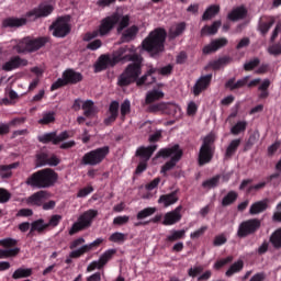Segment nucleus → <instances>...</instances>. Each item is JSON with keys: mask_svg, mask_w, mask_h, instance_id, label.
Listing matches in <instances>:
<instances>
[{"mask_svg": "<svg viewBox=\"0 0 281 281\" xmlns=\"http://www.w3.org/2000/svg\"><path fill=\"white\" fill-rule=\"evenodd\" d=\"M120 63L126 64L123 72L119 76L117 86L121 88L130 87L140 75L142 55L136 53L128 46H122L114 50L112 55L102 54L94 64V72L99 74L108 70L110 67H115Z\"/></svg>", "mask_w": 281, "mask_h": 281, "instance_id": "nucleus-1", "label": "nucleus"}, {"mask_svg": "<svg viewBox=\"0 0 281 281\" xmlns=\"http://www.w3.org/2000/svg\"><path fill=\"white\" fill-rule=\"evenodd\" d=\"M168 32L164 27L153 30L146 38L142 42V47L151 57H157L166 52V38Z\"/></svg>", "mask_w": 281, "mask_h": 281, "instance_id": "nucleus-2", "label": "nucleus"}, {"mask_svg": "<svg viewBox=\"0 0 281 281\" xmlns=\"http://www.w3.org/2000/svg\"><path fill=\"white\" fill-rule=\"evenodd\" d=\"M58 179L59 175L53 168H44L30 175L25 184L35 189H49L55 187Z\"/></svg>", "mask_w": 281, "mask_h": 281, "instance_id": "nucleus-3", "label": "nucleus"}, {"mask_svg": "<svg viewBox=\"0 0 281 281\" xmlns=\"http://www.w3.org/2000/svg\"><path fill=\"white\" fill-rule=\"evenodd\" d=\"M181 157H183V150L179 148V144H175L171 147L160 148L156 154V158H170V160L166 161L165 165H162L160 173L166 177V173H168V171L175 169L177 162L181 160Z\"/></svg>", "mask_w": 281, "mask_h": 281, "instance_id": "nucleus-4", "label": "nucleus"}, {"mask_svg": "<svg viewBox=\"0 0 281 281\" xmlns=\"http://www.w3.org/2000/svg\"><path fill=\"white\" fill-rule=\"evenodd\" d=\"M48 42H49V38L46 36H40V37L26 36V37H23L14 46V49L18 54H32L45 47Z\"/></svg>", "mask_w": 281, "mask_h": 281, "instance_id": "nucleus-5", "label": "nucleus"}, {"mask_svg": "<svg viewBox=\"0 0 281 281\" xmlns=\"http://www.w3.org/2000/svg\"><path fill=\"white\" fill-rule=\"evenodd\" d=\"M81 81H83V75L72 68H68L63 72L61 78L52 83L50 91L59 90L69 85H78Z\"/></svg>", "mask_w": 281, "mask_h": 281, "instance_id": "nucleus-6", "label": "nucleus"}, {"mask_svg": "<svg viewBox=\"0 0 281 281\" xmlns=\"http://www.w3.org/2000/svg\"><path fill=\"white\" fill-rule=\"evenodd\" d=\"M110 155V146H102L87 151L81 158V165L95 167L101 165Z\"/></svg>", "mask_w": 281, "mask_h": 281, "instance_id": "nucleus-7", "label": "nucleus"}, {"mask_svg": "<svg viewBox=\"0 0 281 281\" xmlns=\"http://www.w3.org/2000/svg\"><path fill=\"white\" fill-rule=\"evenodd\" d=\"M99 215V211L94 209H89L85 211L81 216L78 217V221L75 222L69 229V235L74 236L81 231L88 229L92 226L93 220Z\"/></svg>", "mask_w": 281, "mask_h": 281, "instance_id": "nucleus-8", "label": "nucleus"}, {"mask_svg": "<svg viewBox=\"0 0 281 281\" xmlns=\"http://www.w3.org/2000/svg\"><path fill=\"white\" fill-rule=\"evenodd\" d=\"M214 158V135L210 134L203 138L199 155L198 165L203 167Z\"/></svg>", "mask_w": 281, "mask_h": 281, "instance_id": "nucleus-9", "label": "nucleus"}, {"mask_svg": "<svg viewBox=\"0 0 281 281\" xmlns=\"http://www.w3.org/2000/svg\"><path fill=\"white\" fill-rule=\"evenodd\" d=\"M261 227V222L254 217L251 220H244L240 222L237 228L236 236L240 239H244L248 236L255 235Z\"/></svg>", "mask_w": 281, "mask_h": 281, "instance_id": "nucleus-10", "label": "nucleus"}, {"mask_svg": "<svg viewBox=\"0 0 281 281\" xmlns=\"http://www.w3.org/2000/svg\"><path fill=\"white\" fill-rule=\"evenodd\" d=\"M122 14L114 12L111 15L105 16L101 20V23L98 29L99 36L104 37L109 35L114 27L120 23Z\"/></svg>", "mask_w": 281, "mask_h": 281, "instance_id": "nucleus-11", "label": "nucleus"}, {"mask_svg": "<svg viewBox=\"0 0 281 281\" xmlns=\"http://www.w3.org/2000/svg\"><path fill=\"white\" fill-rule=\"evenodd\" d=\"M55 11V8L53 4H46L41 3L38 7L27 11L25 13V18L29 20V22H35L38 19H45L52 15Z\"/></svg>", "mask_w": 281, "mask_h": 281, "instance_id": "nucleus-12", "label": "nucleus"}, {"mask_svg": "<svg viewBox=\"0 0 281 281\" xmlns=\"http://www.w3.org/2000/svg\"><path fill=\"white\" fill-rule=\"evenodd\" d=\"M49 30L53 31V36L57 38H65L71 32V26L66 18H57L55 22L52 23Z\"/></svg>", "mask_w": 281, "mask_h": 281, "instance_id": "nucleus-13", "label": "nucleus"}, {"mask_svg": "<svg viewBox=\"0 0 281 281\" xmlns=\"http://www.w3.org/2000/svg\"><path fill=\"white\" fill-rule=\"evenodd\" d=\"M179 110V106L172 102H158L149 103L147 111L148 113H162L168 115H173Z\"/></svg>", "mask_w": 281, "mask_h": 281, "instance_id": "nucleus-14", "label": "nucleus"}, {"mask_svg": "<svg viewBox=\"0 0 281 281\" xmlns=\"http://www.w3.org/2000/svg\"><path fill=\"white\" fill-rule=\"evenodd\" d=\"M104 243V239L102 237H99L98 239H94V241H91V244H86L85 246H81L77 250H71L69 254V258L71 259H78L81 258L83 255L92 251L94 248L100 247Z\"/></svg>", "mask_w": 281, "mask_h": 281, "instance_id": "nucleus-15", "label": "nucleus"}, {"mask_svg": "<svg viewBox=\"0 0 281 281\" xmlns=\"http://www.w3.org/2000/svg\"><path fill=\"white\" fill-rule=\"evenodd\" d=\"M48 198L49 192L47 190H38L26 198V204L29 206L42 207Z\"/></svg>", "mask_w": 281, "mask_h": 281, "instance_id": "nucleus-16", "label": "nucleus"}, {"mask_svg": "<svg viewBox=\"0 0 281 281\" xmlns=\"http://www.w3.org/2000/svg\"><path fill=\"white\" fill-rule=\"evenodd\" d=\"M26 66H29V60L25 58H22L19 55H15V56H12L8 61H5L2 65V70L5 72H10Z\"/></svg>", "mask_w": 281, "mask_h": 281, "instance_id": "nucleus-17", "label": "nucleus"}, {"mask_svg": "<svg viewBox=\"0 0 281 281\" xmlns=\"http://www.w3.org/2000/svg\"><path fill=\"white\" fill-rule=\"evenodd\" d=\"M210 85H212V74L201 76L193 87L194 97L201 95L203 91H206L207 88H210Z\"/></svg>", "mask_w": 281, "mask_h": 281, "instance_id": "nucleus-18", "label": "nucleus"}, {"mask_svg": "<svg viewBox=\"0 0 281 281\" xmlns=\"http://www.w3.org/2000/svg\"><path fill=\"white\" fill-rule=\"evenodd\" d=\"M181 210H183L182 205H178L175 210L169 211L165 214L162 225L172 226L179 223L182 218Z\"/></svg>", "mask_w": 281, "mask_h": 281, "instance_id": "nucleus-19", "label": "nucleus"}, {"mask_svg": "<svg viewBox=\"0 0 281 281\" xmlns=\"http://www.w3.org/2000/svg\"><path fill=\"white\" fill-rule=\"evenodd\" d=\"M227 44H228V41L225 37L215 38V40L211 41L210 44L205 45L202 48V52L204 55L214 54V53L218 52L220 49H222L223 47L227 46Z\"/></svg>", "mask_w": 281, "mask_h": 281, "instance_id": "nucleus-20", "label": "nucleus"}, {"mask_svg": "<svg viewBox=\"0 0 281 281\" xmlns=\"http://www.w3.org/2000/svg\"><path fill=\"white\" fill-rule=\"evenodd\" d=\"M29 18L9 16L2 21L3 29H20L27 24Z\"/></svg>", "mask_w": 281, "mask_h": 281, "instance_id": "nucleus-21", "label": "nucleus"}, {"mask_svg": "<svg viewBox=\"0 0 281 281\" xmlns=\"http://www.w3.org/2000/svg\"><path fill=\"white\" fill-rule=\"evenodd\" d=\"M157 144L149 146H139L136 149L135 156L139 157L143 161L148 162L157 150Z\"/></svg>", "mask_w": 281, "mask_h": 281, "instance_id": "nucleus-22", "label": "nucleus"}, {"mask_svg": "<svg viewBox=\"0 0 281 281\" xmlns=\"http://www.w3.org/2000/svg\"><path fill=\"white\" fill-rule=\"evenodd\" d=\"M179 189H176L167 194H161L158 199L159 204H164L165 207H168L177 202H179Z\"/></svg>", "mask_w": 281, "mask_h": 281, "instance_id": "nucleus-23", "label": "nucleus"}, {"mask_svg": "<svg viewBox=\"0 0 281 281\" xmlns=\"http://www.w3.org/2000/svg\"><path fill=\"white\" fill-rule=\"evenodd\" d=\"M279 177H280L279 172L271 173L270 176H268L266 178L267 181H261L259 183L249 186L246 190V193L252 194V193L263 189L267 186V183L271 182L273 179H278Z\"/></svg>", "mask_w": 281, "mask_h": 281, "instance_id": "nucleus-24", "label": "nucleus"}, {"mask_svg": "<svg viewBox=\"0 0 281 281\" xmlns=\"http://www.w3.org/2000/svg\"><path fill=\"white\" fill-rule=\"evenodd\" d=\"M247 9L244 5H239L234 8L228 14H227V19L231 22H237L240 20H244L247 16Z\"/></svg>", "mask_w": 281, "mask_h": 281, "instance_id": "nucleus-25", "label": "nucleus"}, {"mask_svg": "<svg viewBox=\"0 0 281 281\" xmlns=\"http://www.w3.org/2000/svg\"><path fill=\"white\" fill-rule=\"evenodd\" d=\"M186 238V231H169V235H167L165 239V244L167 247H170L173 243L182 240Z\"/></svg>", "mask_w": 281, "mask_h": 281, "instance_id": "nucleus-26", "label": "nucleus"}, {"mask_svg": "<svg viewBox=\"0 0 281 281\" xmlns=\"http://www.w3.org/2000/svg\"><path fill=\"white\" fill-rule=\"evenodd\" d=\"M139 32V27L137 25H132L128 29H126L121 36L122 43H131L134 41Z\"/></svg>", "mask_w": 281, "mask_h": 281, "instance_id": "nucleus-27", "label": "nucleus"}, {"mask_svg": "<svg viewBox=\"0 0 281 281\" xmlns=\"http://www.w3.org/2000/svg\"><path fill=\"white\" fill-rule=\"evenodd\" d=\"M81 109L83 110V115L87 119H92L97 115V106L92 100H87L82 103Z\"/></svg>", "mask_w": 281, "mask_h": 281, "instance_id": "nucleus-28", "label": "nucleus"}, {"mask_svg": "<svg viewBox=\"0 0 281 281\" xmlns=\"http://www.w3.org/2000/svg\"><path fill=\"white\" fill-rule=\"evenodd\" d=\"M248 80H249V76H246V77L237 80L236 82H235V78H231L225 83V87L227 89H229L231 91H234V90L245 87L247 85Z\"/></svg>", "mask_w": 281, "mask_h": 281, "instance_id": "nucleus-29", "label": "nucleus"}, {"mask_svg": "<svg viewBox=\"0 0 281 281\" xmlns=\"http://www.w3.org/2000/svg\"><path fill=\"white\" fill-rule=\"evenodd\" d=\"M143 63H144V57L140 56V63H139L140 72L138 74L136 79L131 82V85L136 83L137 87H143L145 85L153 83V81H148L149 76L146 72H145V75L142 76V74H143Z\"/></svg>", "mask_w": 281, "mask_h": 281, "instance_id": "nucleus-30", "label": "nucleus"}, {"mask_svg": "<svg viewBox=\"0 0 281 281\" xmlns=\"http://www.w3.org/2000/svg\"><path fill=\"white\" fill-rule=\"evenodd\" d=\"M233 61V58L229 56H223L220 57L218 59L212 60L209 66L213 69V70H221V68L229 65Z\"/></svg>", "mask_w": 281, "mask_h": 281, "instance_id": "nucleus-31", "label": "nucleus"}, {"mask_svg": "<svg viewBox=\"0 0 281 281\" xmlns=\"http://www.w3.org/2000/svg\"><path fill=\"white\" fill-rule=\"evenodd\" d=\"M20 162L15 161L9 165H0V177L2 179H9L12 177V169L19 168Z\"/></svg>", "mask_w": 281, "mask_h": 281, "instance_id": "nucleus-32", "label": "nucleus"}, {"mask_svg": "<svg viewBox=\"0 0 281 281\" xmlns=\"http://www.w3.org/2000/svg\"><path fill=\"white\" fill-rule=\"evenodd\" d=\"M267 207H268L267 200L257 201L250 205L249 214L252 216L260 214V213L265 212L267 210Z\"/></svg>", "mask_w": 281, "mask_h": 281, "instance_id": "nucleus-33", "label": "nucleus"}, {"mask_svg": "<svg viewBox=\"0 0 281 281\" xmlns=\"http://www.w3.org/2000/svg\"><path fill=\"white\" fill-rule=\"evenodd\" d=\"M221 21H214L212 25H204L201 30V36L216 35V33H218V29H221Z\"/></svg>", "mask_w": 281, "mask_h": 281, "instance_id": "nucleus-34", "label": "nucleus"}, {"mask_svg": "<svg viewBox=\"0 0 281 281\" xmlns=\"http://www.w3.org/2000/svg\"><path fill=\"white\" fill-rule=\"evenodd\" d=\"M186 22H180L178 24H176V26H172L170 30H169V37L171 40H175L181 35H183V33L186 32Z\"/></svg>", "mask_w": 281, "mask_h": 281, "instance_id": "nucleus-35", "label": "nucleus"}, {"mask_svg": "<svg viewBox=\"0 0 281 281\" xmlns=\"http://www.w3.org/2000/svg\"><path fill=\"white\" fill-rule=\"evenodd\" d=\"M164 99V91L161 90H153V91H149L147 94H146V99H145V103L148 105V104H153L155 103L156 101H159Z\"/></svg>", "mask_w": 281, "mask_h": 281, "instance_id": "nucleus-36", "label": "nucleus"}, {"mask_svg": "<svg viewBox=\"0 0 281 281\" xmlns=\"http://www.w3.org/2000/svg\"><path fill=\"white\" fill-rule=\"evenodd\" d=\"M221 12V7L216 4L210 5L202 15V21H210Z\"/></svg>", "mask_w": 281, "mask_h": 281, "instance_id": "nucleus-37", "label": "nucleus"}, {"mask_svg": "<svg viewBox=\"0 0 281 281\" xmlns=\"http://www.w3.org/2000/svg\"><path fill=\"white\" fill-rule=\"evenodd\" d=\"M33 274L32 268H18L12 274V279L19 280L23 278H30Z\"/></svg>", "mask_w": 281, "mask_h": 281, "instance_id": "nucleus-38", "label": "nucleus"}, {"mask_svg": "<svg viewBox=\"0 0 281 281\" xmlns=\"http://www.w3.org/2000/svg\"><path fill=\"white\" fill-rule=\"evenodd\" d=\"M238 199V193L234 190L228 191L226 195L222 199V206L227 207L236 202Z\"/></svg>", "mask_w": 281, "mask_h": 281, "instance_id": "nucleus-39", "label": "nucleus"}, {"mask_svg": "<svg viewBox=\"0 0 281 281\" xmlns=\"http://www.w3.org/2000/svg\"><path fill=\"white\" fill-rule=\"evenodd\" d=\"M48 229L47 224H45V220H35L31 224V233L37 232L38 234H43Z\"/></svg>", "mask_w": 281, "mask_h": 281, "instance_id": "nucleus-40", "label": "nucleus"}, {"mask_svg": "<svg viewBox=\"0 0 281 281\" xmlns=\"http://www.w3.org/2000/svg\"><path fill=\"white\" fill-rule=\"evenodd\" d=\"M37 140L44 145H47L52 143L53 145H56V132H49V133H44L40 136H37Z\"/></svg>", "mask_w": 281, "mask_h": 281, "instance_id": "nucleus-41", "label": "nucleus"}, {"mask_svg": "<svg viewBox=\"0 0 281 281\" xmlns=\"http://www.w3.org/2000/svg\"><path fill=\"white\" fill-rule=\"evenodd\" d=\"M271 82L269 79H263L262 83L258 87V91L260 92L258 94L259 100H266L269 97V87Z\"/></svg>", "mask_w": 281, "mask_h": 281, "instance_id": "nucleus-42", "label": "nucleus"}, {"mask_svg": "<svg viewBox=\"0 0 281 281\" xmlns=\"http://www.w3.org/2000/svg\"><path fill=\"white\" fill-rule=\"evenodd\" d=\"M156 212H157L156 206H148V207H145V209L140 210L137 213L136 218L138 221H143L145 218H148V217L153 216L154 214H156Z\"/></svg>", "mask_w": 281, "mask_h": 281, "instance_id": "nucleus-43", "label": "nucleus"}, {"mask_svg": "<svg viewBox=\"0 0 281 281\" xmlns=\"http://www.w3.org/2000/svg\"><path fill=\"white\" fill-rule=\"evenodd\" d=\"M221 182V175H216L210 179H206L202 182V187L204 189L211 190L218 187V183Z\"/></svg>", "mask_w": 281, "mask_h": 281, "instance_id": "nucleus-44", "label": "nucleus"}, {"mask_svg": "<svg viewBox=\"0 0 281 281\" xmlns=\"http://www.w3.org/2000/svg\"><path fill=\"white\" fill-rule=\"evenodd\" d=\"M49 155L45 151H40L35 155V166L42 168L47 166Z\"/></svg>", "mask_w": 281, "mask_h": 281, "instance_id": "nucleus-45", "label": "nucleus"}, {"mask_svg": "<svg viewBox=\"0 0 281 281\" xmlns=\"http://www.w3.org/2000/svg\"><path fill=\"white\" fill-rule=\"evenodd\" d=\"M121 120L125 121L126 116L131 114L132 112V102L130 99H125L122 103H121Z\"/></svg>", "mask_w": 281, "mask_h": 281, "instance_id": "nucleus-46", "label": "nucleus"}, {"mask_svg": "<svg viewBox=\"0 0 281 281\" xmlns=\"http://www.w3.org/2000/svg\"><path fill=\"white\" fill-rule=\"evenodd\" d=\"M239 145H240L239 138L233 139L226 148L225 157L232 158L233 155L237 151V148L239 147Z\"/></svg>", "mask_w": 281, "mask_h": 281, "instance_id": "nucleus-47", "label": "nucleus"}, {"mask_svg": "<svg viewBox=\"0 0 281 281\" xmlns=\"http://www.w3.org/2000/svg\"><path fill=\"white\" fill-rule=\"evenodd\" d=\"M116 255V250L114 248H111L110 250H105L103 255L99 258V261L102 267L106 266L108 262Z\"/></svg>", "mask_w": 281, "mask_h": 281, "instance_id": "nucleus-48", "label": "nucleus"}, {"mask_svg": "<svg viewBox=\"0 0 281 281\" xmlns=\"http://www.w3.org/2000/svg\"><path fill=\"white\" fill-rule=\"evenodd\" d=\"M131 25V16L128 14L122 15L121 19L117 22V33H122L125 29H127Z\"/></svg>", "mask_w": 281, "mask_h": 281, "instance_id": "nucleus-49", "label": "nucleus"}, {"mask_svg": "<svg viewBox=\"0 0 281 281\" xmlns=\"http://www.w3.org/2000/svg\"><path fill=\"white\" fill-rule=\"evenodd\" d=\"M270 243L276 249H281V228H277L270 236Z\"/></svg>", "mask_w": 281, "mask_h": 281, "instance_id": "nucleus-50", "label": "nucleus"}, {"mask_svg": "<svg viewBox=\"0 0 281 281\" xmlns=\"http://www.w3.org/2000/svg\"><path fill=\"white\" fill-rule=\"evenodd\" d=\"M244 268L243 261H235L234 263L231 265L228 270L226 271V277H232L233 274L241 271Z\"/></svg>", "mask_w": 281, "mask_h": 281, "instance_id": "nucleus-51", "label": "nucleus"}, {"mask_svg": "<svg viewBox=\"0 0 281 281\" xmlns=\"http://www.w3.org/2000/svg\"><path fill=\"white\" fill-rule=\"evenodd\" d=\"M247 128L246 121H238L232 128L231 133L235 136L239 135L240 133L245 132Z\"/></svg>", "mask_w": 281, "mask_h": 281, "instance_id": "nucleus-52", "label": "nucleus"}, {"mask_svg": "<svg viewBox=\"0 0 281 281\" xmlns=\"http://www.w3.org/2000/svg\"><path fill=\"white\" fill-rule=\"evenodd\" d=\"M21 248H9L8 250L0 249V259L16 257Z\"/></svg>", "mask_w": 281, "mask_h": 281, "instance_id": "nucleus-53", "label": "nucleus"}, {"mask_svg": "<svg viewBox=\"0 0 281 281\" xmlns=\"http://www.w3.org/2000/svg\"><path fill=\"white\" fill-rule=\"evenodd\" d=\"M56 121L55 112H47L44 113L42 119L38 120V124L41 125H48Z\"/></svg>", "mask_w": 281, "mask_h": 281, "instance_id": "nucleus-54", "label": "nucleus"}, {"mask_svg": "<svg viewBox=\"0 0 281 281\" xmlns=\"http://www.w3.org/2000/svg\"><path fill=\"white\" fill-rule=\"evenodd\" d=\"M63 221V215H50L48 222H47V229L49 228H56L59 226V224Z\"/></svg>", "mask_w": 281, "mask_h": 281, "instance_id": "nucleus-55", "label": "nucleus"}, {"mask_svg": "<svg viewBox=\"0 0 281 281\" xmlns=\"http://www.w3.org/2000/svg\"><path fill=\"white\" fill-rule=\"evenodd\" d=\"M109 240L111 243H125L126 241V235L125 233H112V235H110Z\"/></svg>", "mask_w": 281, "mask_h": 281, "instance_id": "nucleus-56", "label": "nucleus"}, {"mask_svg": "<svg viewBox=\"0 0 281 281\" xmlns=\"http://www.w3.org/2000/svg\"><path fill=\"white\" fill-rule=\"evenodd\" d=\"M12 198L11 192L5 188H0V204L8 203Z\"/></svg>", "mask_w": 281, "mask_h": 281, "instance_id": "nucleus-57", "label": "nucleus"}, {"mask_svg": "<svg viewBox=\"0 0 281 281\" xmlns=\"http://www.w3.org/2000/svg\"><path fill=\"white\" fill-rule=\"evenodd\" d=\"M260 64V59L258 57H255L254 59L245 63L244 69L245 71H252L255 68H257Z\"/></svg>", "mask_w": 281, "mask_h": 281, "instance_id": "nucleus-58", "label": "nucleus"}, {"mask_svg": "<svg viewBox=\"0 0 281 281\" xmlns=\"http://www.w3.org/2000/svg\"><path fill=\"white\" fill-rule=\"evenodd\" d=\"M18 245V239H12V237H7L5 239H0V246L3 248H12Z\"/></svg>", "mask_w": 281, "mask_h": 281, "instance_id": "nucleus-59", "label": "nucleus"}, {"mask_svg": "<svg viewBox=\"0 0 281 281\" xmlns=\"http://www.w3.org/2000/svg\"><path fill=\"white\" fill-rule=\"evenodd\" d=\"M109 113L110 115L119 117L120 115V102L114 100L109 105Z\"/></svg>", "mask_w": 281, "mask_h": 281, "instance_id": "nucleus-60", "label": "nucleus"}, {"mask_svg": "<svg viewBox=\"0 0 281 281\" xmlns=\"http://www.w3.org/2000/svg\"><path fill=\"white\" fill-rule=\"evenodd\" d=\"M268 54L274 57L281 55V43L272 44L268 47Z\"/></svg>", "mask_w": 281, "mask_h": 281, "instance_id": "nucleus-61", "label": "nucleus"}, {"mask_svg": "<svg viewBox=\"0 0 281 281\" xmlns=\"http://www.w3.org/2000/svg\"><path fill=\"white\" fill-rule=\"evenodd\" d=\"M272 25H273V21L259 22L258 30L265 36L269 32V30L272 27Z\"/></svg>", "mask_w": 281, "mask_h": 281, "instance_id": "nucleus-62", "label": "nucleus"}, {"mask_svg": "<svg viewBox=\"0 0 281 281\" xmlns=\"http://www.w3.org/2000/svg\"><path fill=\"white\" fill-rule=\"evenodd\" d=\"M225 244H227V237H225L223 233L221 235H216L213 239L214 247H221Z\"/></svg>", "mask_w": 281, "mask_h": 281, "instance_id": "nucleus-63", "label": "nucleus"}, {"mask_svg": "<svg viewBox=\"0 0 281 281\" xmlns=\"http://www.w3.org/2000/svg\"><path fill=\"white\" fill-rule=\"evenodd\" d=\"M130 222L128 215H119L117 217H114L113 225L123 226Z\"/></svg>", "mask_w": 281, "mask_h": 281, "instance_id": "nucleus-64", "label": "nucleus"}]
</instances>
